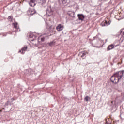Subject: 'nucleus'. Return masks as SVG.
Here are the masks:
<instances>
[{
  "label": "nucleus",
  "instance_id": "1",
  "mask_svg": "<svg viewBox=\"0 0 124 124\" xmlns=\"http://www.w3.org/2000/svg\"><path fill=\"white\" fill-rule=\"evenodd\" d=\"M123 76H124V71L116 72L111 76L110 80L112 83L117 84V83H119L120 80L122 79Z\"/></svg>",
  "mask_w": 124,
  "mask_h": 124
},
{
  "label": "nucleus",
  "instance_id": "2",
  "mask_svg": "<svg viewBox=\"0 0 124 124\" xmlns=\"http://www.w3.org/2000/svg\"><path fill=\"white\" fill-rule=\"evenodd\" d=\"M13 26L14 27V29H16L15 30V31H20V28L18 27V23L15 22L14 23H13Z\"/></svg>",
  "mask_w": 124,
  "mask_h": 124
},
{
  "label": "nucleus",
  "instance_id": "3",
  "mask_svg": "<svg viewBox=\"0 0 124 124\" xmlns=\"http://www.w3.org/2000/svg\"><path fill=\"white\" fill-rule=\"evenodd\" d=\"M28 46H24L21 48V50L19 51V53H21L22 55H24V54H25V52H26Z\"/></svg>",
  "mask_w": 124,
  "mask_h": 124
},
{
  "label": "nucleus",
  "instance_id": "4",
  "mask_svg": "<svg viewBox=\"0 0 124 124\" xmlns=\"http://www.w3.org/2000/svg\"><path fill=\"white\" fill-rule=\"evenodd\" d=\"M35 39H36V36H35V35H33V34L30 35L29 38V41H33L34 40H35Z\"/></svg>",
  "mask_w": 124,
  "mask_h": 124
},
{
  "label": "nucleus",
  "instance_id": "5",
  "mask_svg": "<svg viewBox=\"0 0 124 124\" xmlns=\"http://www.w3.org/2000/svg\"><path fill=\"white\" fill-rule=\"evenodd\" d=\"M29 4L30 6H31L32 7H34L35 5H36V0H30Z\"/></svg>",
  "mask_w": 124,
  "mask_h": 124
},
{
  "label": "nucleus",
  "instance_id": "6",
  "mask_svg": "<svg viewBox=\"0 0 124 124\" xmlns=\"http://www.w3.org/2000/svg\"><path fill=\"white\" fill-rule=\"evenodd\" d=\"M27 13L29 15H31V16L33 15V14H35V13H36V11H35V10L29 9L27 11Z\"/></svg>",
  "mask_w": 124,
  "mask_h": 124
},
{
  "label": "nucleus",
  "instance_id": "7",
  "mask_svg": "<svg viewBox=\"0 0 124 124\" xmlns=\"http://www.w3.org/2000/svg\"><path fill=\"white\" fill-rule=\"evenodd\" d=\"M56 30L58 31H62L63 30V26L62 25V24H59L56 27Z\"/></svg>",
  "mask_w": 124,
  "mask_h": 124
},
{
  "label": "nucleus",
  "instance_id": "8",
  "mask_svg": "<svg viewBox=\"0 0 124 124\" xmlns=\"http://www.w3.org/2000/svg\"><path fill=\"white\" fill-rule=\"evenodd\" d=\"M46 15L48 16H51L53 14V11L51 10V8H47L46 10Z\"/></svg>",
  "mask_w": 124,
  "mask_h": 124
},
{
  "label": "nucleus",
  "instance_id": "9",
  "mask_svg": "<svg viewBox=\"0 0 124 124\" xmlns=\"http://www.w3.org/2000/svg\"><path fill=\"white\" fill-rule=\"evenodd\" d=\"M101 25L102 27H107V26H109V25H110V22H107V21L105 20L101 23Z\"/></svg>",
  "mask_w": 124,
  "mask_h": 124
},
{
  "label": "nucleus",
  "instance_id": "10",
  "mask_svg": "<svg viewBox=\"0 0 124 124\" xmlns=\"http://www.w3.org/2000/svg\"><path fill=\"white\" fill-rule=\"evenodd\" d=\"M86 53H87V52H86V51L81 52L78 54V56H80L81 57V58H83V59H84V58H85V57H86Z\"/></svg>",
  "mask_w": 124,
  "mask_h": 124
},
{
  "label": "nucleus",
  "instance_id": "11",
  "mask_svg": "<svg viewBox=\"0 0 124 124\" xmlns=\"http://www.w3.org/2000/svg\"><path fill=\"white\" fill-rule=\"evenodd\" d=\"M78 18L79 20H80L81 21H83L84 19H85V16H84V15L83 14H78Z\"/></svg>",
  "mask_w": 124,
  "mask_h": 124
},
{
  "label": "nucleus",
  "instance_id": "12",
  "mask_svg": "<svg viewBox=\"0 0 124 124\" xmlns=\"http://www.w3.org/2000/svg\"><path fill=\"white\" fill-rule=\"evenodd\" d=\"M114 47H115V45L111 44L108 46L107 50L108 51H110V50H112V49H114Z\"/></svg>",
  "mask_w": 124,
  "mask_h": 124
},
{
  "label": "nucleus",
  "instance_id": "13",
  "mask_svg": "<svg viewBox=\"0 0 124 124\" xmlns=\"http://www.w3.org/2000/svg\"><path fill=\"white\" fill-rule=\"evenodd\" d=\"M60 4H65L66 3V0H58Z\"/></svg>",
  "mask_w": 124,
  "mask_h": 124
},
{
  "label": "nucleus",
  "instance_id": "14",
  "mask_svg": "<svg viewBox=\"0 0 124 124\" xmlns=\"http://www.w3.org/2000/svg\"><path fill=\"white\" fill-rule=\"evenodd\" d=\"M49 30L50 32H53V31H54V30H55V27H54V26H51L49 27Z\"/></svg>",
  "mask_w": 124,
  "mask_h": 124
},
{
  "label": "nucleus",
  "instance_id": "15",
  "mask_svg": "<svg viewBox=\"0 0 124 124\" xmlns=\"http://www.w3.org/2000/svg\"><path fill=\"white\" fill-rule=\"evenodd\" d=\"M56 44V42L55 41H52L48 43L49 46H54Z\"/></svg>",
  "mask_w": 124,
  "mask_h": 124
},
{
  "label": "nucleus",
  "instance_id": "16",
  "mask_svg": "<svg viewBox=\"0 0 124 124\" xmlns=\"http://www.w3.org/2000/svg\"><path fill=\"white\" fill-rule=\"evenodd\" d=\"M47 0H40L39 3H41V4H44V3H46V1Z\"/></svg>",
  "mask_w": 124,
  "mask_h": 124
},
{
  "label": "nucleus",
  "instance_id": "17",
  "mask_svg": "<svg viewBox=\"0 0 124 124\" xmlns=\"http://www.w3.org/2000/svg\"><path fill=\"white\" fill-rule=\"evenodd\" d=\"M84 101H89L90 100V97L87 96L84 98Z\"/></svg>",
  "mask_w": 124,
  "mask_h": 124
},
{
  "label": "nucleus",
  "instance_id": "18",
  "mask_svg": "<svg viewBox=\"0 0 124 124\" xmlns=\"http://www.w3.org/2000/svg\"><path fill=\"white\" fill-rule=\"evenodd\" d=\"M39 39H40L41 41L42 42H43V41H44V40L45 39V38H44V37L41 38V37H39Z\"/></svg>",
  "mask_w": 124,
  "mask_h": 124
},
{
  "label": "nucleus",
  "instance_id": "19",
  "mask_svg": "<svg viewBox=\"0 0 124 124\" xmlns=\"http://www.w3.org/2000/svg\"><path fill=\"white\" fill-rule=\"evenodd\" d=\"M120 35H122V36H124V31L123 32V30L120 31Z\"/></svg>",
  "mask_w": 124,
  "mask_h": 124
},
{
  "label": "nucleus",
  "instance_id": "20",
  "mask_svg": "<svg viewBox=\"0 0 124 124\" xmlns=\"http://www.w3.org/2000/svg\"><path fill=\"white\" fill-rule=\"evenodd\" d=\"M11 19V16H9L8 17V20H10Z\"/></svg>",
  "mask_w": 124,
  "mask_h": 124
},
{
  "label": "nucleus",
  "instance_id": "21",
  "mask_svg": "<svg viewBox=\"0 0 124 124\" xmlns=\"http://www.w3.org/2000/svg\"><path fill=\"white\" fill-rule=\"evenodd\" d=\"M106 124H110V123H108L106 122Z\"/></svg>",
  "mask_w": 124,
  "mask_h": 124
},
{
  "label": "nucleus",
  "instance_id": "22",
  "mask_svg": "<svg viewBox=\"0 0 124 124\" xmlns=\"http://www.w3.org/2000/svg\"><path fill=\"white\" fill-rule=\"evenodd\" d=\"M111 103L113 104V101H111Z\"/></svg>",
  "mask_w": 124,
  "mask_h": 124
},
{
  "label": "nucleus",
  "instance_id": "23",
  "mask_svg": "<svg viewBox=\"0 0 124 124\" xmlns=\"http://www.w3.org/2000/svg\"><path fill=\"white\" fill-rule=\"evenodd\" d=\"M73 14H74V13H73Z\"/></svg>",
  "mask_w": 124,
  "mask_h": 124
}]
</instances>
